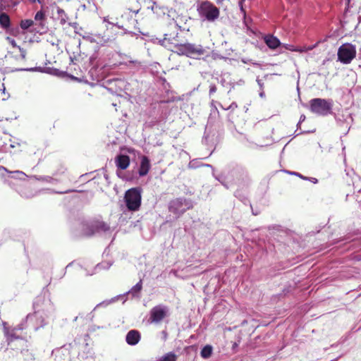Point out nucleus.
Returning a JSON list of instances; mask_svg holds the SVG:
<instances>
[{
	"mask_svg": "<svg viewBox=\"0 0 361 361\" xmlns=\"http://www.w3.org/2000/svg\"><path fill=\"white\" fill-rule=\"evenodd\" d=\"M310 109L316 114L326 116L330 113L332 107L331 103L324 99L315 98L310 101Z\"/></svg>",
	"mask_w": 361,
	"mask_h": 361,
	"instance_id": "obj_4",
	"label": "nucleus"
},
{
	"mask_svg": "<svg viewBox=\"0 0 361 361\" xmlns=\"http://www.w3.org/2000/svg\"><path fill=\"white\" fill-rule=\"evenodd\" d=\"M238 107V105L235 102H233L226 109H234Z\"/></svg>",
	"mask_w": 361,
	"mask_h": 361,
	"instance_id": "obj_33",
	"label": "nucleus"
},
{
	"mask_svg": "<svg viewBox=\"0 0 361 361\" xmlns=\"http://www.w3.org/2000/svg\"><path fill=\"white\" fill-rule=\"evenodd\" d=\"M20 51V58L23 59V60H25L26 59V51L24 50L23 48L20 47H17Z\"/></svg>",
	"mask_w": 361,
	"mask_h": 361,
	"instance_id": "obj_28",
	"label": "nucleus"
},
{
	"mask_svg": "<svg viewBox=\"0 0 361 361\" xmlns=\"http://www.w3.org/2000/svg\"><path fill=\"white\" fill-rule=\"evenodd\" d=\"M112 227H73L71 234L75 239H83L95 235L109 238L114 231Z\"/></svg>",
	"mask_w": 361,
	"mask_h": 361,
	"instance_id": "obj_2",
	"label": "nucleus"
},
{
	"mask_svg": "<svg viewBox=\"0 0 361 361\" xmlns=\"http://www.w3.org/2000/svg\"><path fill=\"white\" fill-rule=\"evenodd\" d=\"M4 333L6 336L7 341L8 343L12 342L15 340L20 339L21 337L17 335V331L14 329H8L5 326L6 323H4Z\"/></svg>",
	"mask_w": 361,
	"mask_h": 361,
	"instance_id": "obj_13",
	"label": "nucleus"
},
{
	"mask_svg": "<svg viewBox=\"0 0 361 361\" xmlns=\"http://www.w3.org/2000/svg\"><path fill=\"white\" fill-rule=\"evenodd\" d=\"M12 44L13 47H16V42L14 40L12 41Z\"/></svg>",
	"mask_w": 361,
	"mask_h": 361,
	"instance_id": "obj_36",
	"label": "nucleus"
},
{
	"mask_svg": "<svg viewBox=\"0 0 361 361\" xmlns=\"http://www.w3.org/2000/svg\"><path fill=\"white\" fill-rule=\"evenodd\" d=\"M264 41L271 49H275L281 45L280 40L272 35H267L264 37Z\"/></svg>",
	"mask_w": 361,
	"mask_h": 361,
	"instance_id": "obj_11",
	"label": "nucleus"
},
{
	"mask_svg": "<svg viewBox=\"0 0 361 361\" xmlns=\"http://www.w3.org/2000/svg\"><path fill=\"white\" fill-rule=\"evenodd\" d=\"M44 19H45V14L42 11H39L36 13V14L35 16V20L36 23L39 22V23H37V25L43 27L44 26L43 21L44 20Z\"/></svg>",
	"mask_w": 361,
	"mask_h": 361,
	"instance_id": "obj_21",
	"label": "nucleus"
},
{
	"mask_svg": "<svg viewBox=\"0 0 361 361\" xmlns=\"http://www.w3.org/2000/svg\"><path fill=\"white\" fill-rule=\"evenodd\" d=\"M114 301H115L114 298H112L111 300H104V301L99 302V304H97L96 305V307L94 308V310H95L97 308H98L99 307H107L109 305H110L111 303H112Z\"/></svg>",
	"mask_w": 361,
	"mask_h": 361,
	"instance_id": "obj_23",
	"label": "nucleus"
},
{
	"mask_svg": "<svg viewBox=\"0 0 361 361\" xmlns=\"http://www.w3.org/2000/svg\"><path fill=\"white\" fill-rule=\"evenodd\" d=\"M6 9V6L4 1L0 2V13H5L4 11Z\"/></svg>",
	"mask_w": 361,
	"mask_h": 361,
	"instance_id": "obj_30",
	"label": "nucleus"
},
{
	"mask_svg": "<svg viewBox=\"0 0 361 361\" xmlns=\"http://www.w3.org/2000/svg\"><path fill=\"white\" fill-rule=\"evenodd\" d=\"M213 351V348L210 345H206L202 348L200 352V355L204 359H208L211 357Z\"/></svg>",
	"mask_w": 361,
	"mask_h": 361,
	"instance_id": "obj_19",
	"label": "nucleus"
},
{
	"mask_svg": "<svg viewBox=\"0 0 361 361\" xmlns=\"http://www.w3.org/2000/svg\"><path fill=\"white\" fill-rule=\"evenodd\" d=\"M87 276L90 275V276H92V274H89V273H87L86 274Z\"/></svg>",
	"mask_w": 361,
	"mask_h": 361,
	"instance_id": "obj_41",
	"label": "nucleus"
},
{
	"mask_svg": "<svg viewBox=\"0 0 361 361\" xmlns=\"http://www.w3.org/2000/svg\"><path fill=\"white\" fill-rule=\"evenodd\" d=\"M141 339V334L137 330L129 331L126 336V341L129 345H135Z\"/></svg>",
	"mask_w": 361,
	"mask_h": 361,
	"instance_id": "obj_8",
	"label": "nucleus"
},
{
	"mask_svg": "<svg viewBox=\"0 0 361 361\" xmlns=\"http://www.w3.org/2000/svg\"><path fill=\"white\" fill-rule=\"evenodd\" d=\"M16 173H20V171H16ZM20 173H23V172H20Z\"/></svg>",
	"mask_w": 361,
	"mask_h": 361,
	"instance_id": "obj_46",
	"label": "nucleus"
},
{
	"mask_svg": "<svg viewBox=\"0 0 361 361\" xmlns=\"http://www.w3.org/2000/svg\"><path fill=\"white\" fill-rule=\"evenodd\" d=\"M140 232L146 240H150L154 235L153 227H140Z\"/></svg>",
	"mask_w": 361,
	"mask_h": 361,
	"instance_id": "obj_18",
	"label": "nucleus"
},
{
	"mask_svg": "<svg viewBox=\"0 0 361 361\" xmlns=\"http://www.w3.org/2000/svg\"><path fill=\"white\" fill-rule=\"evenodd\" d=\"M66 171V169L65 167L63 166V165H60V167L59 169V171L58 172H56V173H53V176H57L59 174H63Z\"/></svg>",
	"mask_w": 361,
	"mask_h": 361,
	"instance_id": "obj_27",
	"label": "nucleus"
},
{
	"mask_svg": "<svg viewBox=\"0 0 361 361\" xmlns=\"http://www.w3.org/2000/svg\"><path fill=\"white\" fill-rule=\"evenodd\" d=\"M99 266H100L99 264H97V265L96 266V269L99 268Z\"/></svg>",
	"mask_w": 361,
	"mask_h": 361,
	"instance_id": "obj_42",
	"label": "nucleus"
},
{
	"mask_svg": "<svg viewBox=\"0 0 361 361\" xmlns=\"http://www.w3.org/2000/svg\"><path fill=\"white\" fill-rule=\"evenodd\" d=\"M299 176H300V178H303V179H305V177H303V176H301V175H299Z\"/></svg>",
	"mask_w": 361,
	"mask_h": 361,
	"instance_id": "obj_40",
	"label": "nucleus"
},
{
	"mask_svg": "<svg viewBox=\"0 0 361 361\" xmlns=\"http://www.w3.org/2000/svg\"><path fill=\"white\" fill-rule=\"evenodd\" d=\"M151 168L150 161L146 156H142L140 164L138 170L140 176H146Z\"/></svg>",
	"mask_w": 361,
	"mask_h": 361,
	"instance_id": "obj_9",
	"label": "nucleus"
},
{
	"mask_svg": "<svg viewBox=\"0 0 361 361\" xmlns=\"http://www.w3.org/2000/svg\"><path fill=\"white\" fill-rule=\"evenodd\" d=\"M77 319H78V317H75L74 319V321H77Z\"/></svg>",
	"mask_w": 361,
	"mask_h": 361,
	"instance_id": "obj_43",
	"label": "nucleus"
},
{
	"mask_svg": "<svg viewBox=\"0 0 361 361\" xmlns=\"http://www.w3.org/2000/svg\"><path fill=\"white\" fill-rule=\"evenodd\" d=\"M11 22L9 16L7 13H0V26L4 29L8 30L11 27Z\"/></svg>",
	"mask_w": 361,
	"mask_h": 361,
	"instance_id": "obj_14",
	"label": "nucleus"
},
{
	"mask_svg": "<svg viewBox=\"0 0 361 361\" xmlns=\"http://www.w3.org/2000/svg\"><path fill=\"white\" fill-rule=\"evenodd\" d=\"M93 317H94V315H93V314H92V315H91V317H90V320H91V321L93 319Z\"/></svg>",
	"mask_w": 361,
	"mask_h": 361,
	"instance_id": "obj_38",
	"label": "nucleus"
},
{
	"mask_svg": "<svg viewBox=\"0 0 361 361\" xmlns=\"http://www.w3.org/2000/svg\"><path fill=\"white\" fill-rule=\"evenodd\" d=\"M281 46H282L286 49L291 51L300 52V53L305 51V49L298 47H295L292 44H281Z\"/></svg>",
	"mask_w": 361,
	"mask_h": 361,
	"instance_id": "obj_22",
	"label": "nucleus"
},
{
	"mask_svg": "<svg viewBox=\"0 0 361 361\" xmlns=\"http://www.w3.org/2000/svg\"><path fill=\"white\" fill-rule=\"evenodd\" d=\"M125 202L127 208L130 211H137L141 204V193L137 188H131L126 192Z\"/></svg>",
	"mask_w": 361,
	"mask_h": 361,
	"instance_id": "obj_6",
	"label": "nucleus"
},
{
	"mask_svg": "<svg viewBox=\"0 0 361 361\" xmlns=\"http://www.w3.org/2000/svg\"><path fill=\"white\" fill-rule=\"evenodd\" d=\"M114 27V25L112 24H109V27H107L106 32H104L103 36L104 41L109 42L114 39V37L116 35L113 32Z\"/></svg>",
	"mask_w": 361,
	"mask_h": 361,
	"instance_id": "obj_17",
	"label": "nucleus"
},
{
	"mask_svg": "<svg viewBox=\"0 0 361 361\" xmlns=\"http://www.w3.org/2000/svg\"><path fill=\"white\" fill-rule=\"evenodd\" d=\"M178 33L169 32L164 34V37L162 40V43L165 47H168L167 44H170L176 49V51L179 54L186 55L189 57L195 56L203 55L205 52V49L202 45H196L191 43L178 44Z\"/></svg>",
	"mask_w": 361,
	"mask_h": 361,
	"instance_id": "obj_1",
	"label": "nucleus"
},
{
	"mask_svg": "<svg viewBox=\"0 0 361 361\" xmlns=\"http://www.w3.org/2000/svg\"><path fill=\"white\" fill-rule=\"evenodd\" d=\"M77 64L73 63L70 64L68 69L71 73V76L74 79H78L79 77H82V71L81 69L78 71V68H76Z\"/></svg>",
	"mask_w": 361,
	"mask_h": 361,
	"instance_id": "obj_15",
	"label": "nucleus"
},
{
	"mask_svg": "<svg viewBox=\"0 0 361 361\" xmlns=\"http://www.w3.org/2000/svg\"><path fill=\"white\" fill-rule=\"evenodd\" d=\"M115 162L118 169L125 170L129 166L130 160L128 155L119 154L116 157Z\"/></svg>",
	"mask_w": 361,
	"mask_h": 361,
	"instance_id": "obj_10",
	"label": "nucleus"
},
{
	"mask_svg": "<svg viewBox=\"0 0 361 361\" xmlns=\"http://www.w3.org/2000/svg\"><path fill=\"white\" fill-rule=\"evenodd\" d=\"M240 343V338H239V339L238 340V341H235V342H233V343H232L231 349H232V350H233V352L234 353H237V351H238V346H239Z\"/></svg>",
	"mask_w": 361,
	"mask_h": 361,
	"instance_id": "obj_26",
	"label": "nucleus"
},
{
	"mask_svg": "<svg viewBox=\"0 0 361 361\" xmlns=\"http://www.w3.org/2000/svg\"><path fill=\"white\" fill-rule=\"evenodd\" d=\"M112 104H113V106H115V108H116L115 109H116V111H118V109L117 107H118L119 109H121V100H120V99H118V103H117V102H116V103H113Z\"/></svg>",
	"mask_w": 361,
	"mask_h": 361,
	"instance_id": "obj_32",
	"label": "nucleus"
},
{
	"mask_svg": "<svg viewBox=\"0 0 361 361\" xmlns=\"http://www.w3.org/2000/svg\"><path fill=\"white\" fill-rule=\"evenodd\" d=\"M317 181V179L313 180V182L316 183Z\"/></svg>",
	"mask_w": 361,
	"mask_h": 361,
	"instance_id": "obj_45",
	"label": "nucleus"
},
{
	"mask_svg": "<svg viewBox=\"0 0 361 361\" xmlns=\"http://www.w3.org/2000/svg\"><path fill=\"white\" fill-rule=\"evenodd\" d=\"M244 176H245V178L246 179H248V176H247V174H245V175H244Z\"/></svg>",
	"mask_w": 361,
	"mask_h": 361,
	"instance_id": "obj_37",
	"label": "nucleus"
},
{
	"mask_svg": "<svg viewBox=\"0 0 361 361\" xmlns=\"http://www.w3.org/2000/svg\"><path fill=\"white\" fill-rule=\"evenodd\" d=\"M25 328V326H24V323H23V322H22V323H20V324H18V325H17L16 326H15L13 329H14L16 331H22V330H23Z\"/></svg>",
	"mask_w": 361,
	"mask_h": 361,
	"instance_id": "obj_31",
	"label": "nucleus"
},
{
	"mask_svg": "<svg viewBox=\"0 0 361 361\" xmlns=\"http://www.w3.org/2000/svg\"><path fill=\"white\" fill-rule=\"evenodd\" d=\"M37 321H39V326H36L35 328V331H37L39 328H42L47 325V323L44 322V319L42 316L37 317Z\"/></svg>",
	"mask_w": 361,
	"mask_h": 361,
	"instance_id": "obj_25",
	"label": "nucleus"
},
{
	"mask_svg": "<svg viewBox=\"0 0 361 361\" xmlns=\"http://www.w3.org/2000/svg\"><path fill=\"white\" fill-rule=\"evenodd\" d=\"M35 30H36V29H31L30 31V32H34Z\"/></svg>",
	"mask_w": 361,
	"mask_h": 361,
	"instance_id": "obj_39",
	"label": "nucleus"
},
{
	"mask_svg": "<svg viewBox=\"0 0 361 361\" xmlns=\"http://www.w3.org/2000/svg\"><path fill=\"white\" fill-rule=\"evenodd\" d=\"M177 355L173 352H169L157 359L156 361H176Z\"/></svg>",
	"mask_w": 361,
	"mask_h": 361,
	"instance_id": "obj_20",
	"label": "nucleus"
},
{
	"mask_svg": "<svg viewBox=\"0 0 361 361\" xmlns=\"http://www.w3.org/2000/svg\"><path fill=\"white\" fill-rule=\"evenodd\" d=\"M169 308L164 305H158L154 307L150 310L149 320L151 323H160L167 316Z\"/></svg>",
	"mask_w": 361,
	"mask_h": 361,
	"instance_id": "obj_7",
	"label": "nucleus"
},
{
	"mask_svg": "<svg viewBox=\"0 0 361 361\" xmlns=\"http://www.w3.org/2000/svg\"><path fill=\"white\" fill-rule=\"evenodd\" d=\"M96 226H104V225H103V224H102V222L101 221L98 220L97 221V225Z\"/></svg>",
	"mask_w": 361,
	"mask_h": 361,
	"instance_id": "obj_35",
	"label": "nucleus"
},
{
	"mask_svg": "<svg viewBox=\"0 0 361 361\" xmlns=\"http://www.w3.org/2000/svg\"><path fill=\"white\" fill-rule=\"evenodd\" d=\"M200 16L204 17L208 21H214L219 16V9L209 1L200 3L197 8Z\"/></svg>",
	"mask_w": 361,
	"mask_h": 361,
	"instance_id": "obj_3",
	"label": "nucleus"
},
{
	"mask_svg": "<svg viewBox=\"0 0 361 361\" xmlns=\"http://www.w3.org/2000/svg\"><path fill=\"white\" fill-rule=\"evenodd\" d=\"M59 14L60 16V23H61V24H62V25L65 24L66 22V20L68 19V18L66 16V14L61 9L59 10Z\"/></svg>",
	"mask_w": 361,
	"mask_h": 361,
	"instance_id": "obj_24",
	"label": "nucleus"
},
{
	"mask_svg": "<svg viewBox=\"0 0 361 361\" xmlns=\"http://www.w3.org/2000/svg\"><path fill=\"white\" fill-rule=\"evenodd\" d=\"M142 289V280L140 279L126 294L130 295L132 298H140Z\"/></svg>",
	"mask_w": 361,
	"mask_h": 361,
	"instance_id": "obj_12",
	"label": "nucleus"
},
{
	"mask_svg": "<svg viewBox=\"0 0 361 361\" xmlns=\"http://www.w3.org/2000/svg\"><path fill=\"white\" fill-rule=\"evenodd\" d=\"M37 25V23H35L34 20L31 19L22 20L20 23V27L23 30H29Z\"/></svg>",
	"mask_w": 361,
	"mask_h": 361,
	"instance_id": "obj_16",
	"label": "nucleus"
},
{
	"mask_svg": "<svg viewBox=\"0 0 361 361\" xmlns=\"http://www.w3.org/2000/svg\"><path fill=\"white\" fill-rule=\"evenodd\" d=\"M216 90H217V87L214 84L210 85V86H209V94L210 95L215 93L216 92Z\"/></svg>",
	"mask_w": 361,
	"mask_h": 361,
	"instance_id": "obj_29",
	"label": "nucleus"
},
{
	"mask_svg": "<svg viewBox=\"0 0 361 361\" xmlns=\"http://www.w3.org/2000/svg\"><path fill=\"white\" fill-rule=\"evenodd\" d=\"M317 181V179L313 180V182L316 183Z\"/></svg>",
	"mask_w": 361,
	"mask_h": 361,
	"instance_id": "obj_44",
	"label": "nucleus"
},
{
	"mask_svg": "<svg viewBox=\"0 0 361 361\" xmlns=\"http://www.w3.org/2000/svg\"><path fill=\"white\" fill-rule=\"evenodd\" d=\"M243 1H244V0H241V1H240L239 4H240V9H241V11H242L243 13H245V11L243 10V6H242V4H243Z\"/></svg>",
	"mask_w": 361,
	"mask_h": 361,
	"instance_id": "obj_34",
	"label": "nucleus"
},
{
	"mask_svg": "<svg viewBox=\"0 0 361 361\" xmlns=\"http://www.w3.org/2000/svg\"><path fill=\"white\" fill-rule=\"evenodd\" d=\"M355 46L345 43L342 44L338 49V59L343 64H349L356 56Z\"/></svg>",
	"mask_w": 361,
	"mask_h": 361,
	"instance_id": "obj_5",
	"label": "nucleus"
}]
</instances>
